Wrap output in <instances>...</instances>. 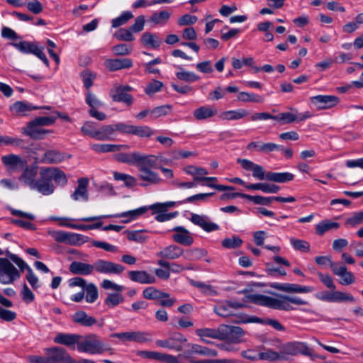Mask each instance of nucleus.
I'll return each mask as SVG.
<instances>
[{
  "instance_id": "nucleus-1",
  "label": "nucleus",
  "mask_w": 363,
  "mask_h": 363,
  "mask_svg": "<svg viewBox=\"0 0 363 363\" xmlns=\"http://www.w3.org/2000/svg\"><path fill=\"white\" fill-rule=\"evenodd\" d=\"M19 181L28 186L31 190H35L44 196L53 194L55 186L53 181L58 185L65 186L67 184L65 173L57 167H44L40 171V177L35 179L38 174L36 165L28 164L22 169Z\"/></svg>"
},
{
  "instance_id": "nucleus-2",
  "label": "nucleus",
  "mask_w": 363,
  "mask_h": 363,
  "mask_svg": "<svg viewBox=\"0 0 363 363\" xmlns=\"http://www.w3.org/2000/svg\"><path fill=\"white\" fill-rule=\"evenodd\" d=\"M125 269L122 264L101 259H97L92 264L74 261L69 267L72 274L84 276L90 275L94 272L104 274H120Z\"/></svg>"
},
{
  "instance_id": "nucleus-3",
  "label": "nucleus",
  "mask_w": 363,
  "mask_h": 363,
  "mask_svg": "<svg viewBox=\"0 0 363 363\" xmlns=\"http://www.w3.org/2000/svg\"><path fill=\"white\" fill-rule=\"evenodd\" d=\"M247 298L253 303L273 309L283 310L286 311L294 310V308L291 305V303L298 306L308 304V301L301 298L300 297L286 295H278L277 298H274L262 294H250L247 296Z\"/></svg>"
},
{
  "instance_id": "nucleus-4",
  "label": "nucleus",
  "mask_w": 363,
  "mask_h": 363,
  "mask_svg": "<svg viewBox=\"0 0 363 363\" xmlns=\"http://www.w3.org/2000/svg\"><path fill=\"white\" fill-rule=\"evenodd\" d=\"M48 233L56 242L72 246L81 245L87 241L86 237L75 233L62 230H49Z\"/></svg>"
},
{
  "instance_id": "nucleus-5",
  "label": "nucleus",
  "mask_w": 363,
  "mask_h": 363,
  "mask_svg": "<svg viewBox=\"0 0 363 363\" xmlns=\"http://www.w3.org/2000/svg\"><path fill=\"white\" fill-rule=\"evenodd\" d=\"M21 277V273L6 258L0 257V283L11 284Z\"/></svg>"
},
{
  "instance_id": "nucleus-6",
  "label": "nucleus",
  "mask_w": 363,
  "mask_h": 363,
  "mask_svg": "<svg viewBox=\"0 0 363 363\" xmlns=\"http://www.w3.org/2000/svg\"><path fill=\"white\" fill-rule=\"evenodd\" d=\"M77 350L91 354H101L104 351L103 342L94 334L86 336L82 341L79 340Z\"/></svg>"
},
{
  "instance_id": "nucleus-7",
  "label": "nucleus",
  "mask_w": 363,
  "mask_h": 363,
  "mask_svg": "<svg viewBox=\"0 0 363 363\" xmlns=\"http://www.w3.org/2000/svg\"><path fill=\"white\" fill-rule=\"evenodd\" d=\"M11 45L24 54H33L41 60L48 67L49 61L43 52L44 48L39 47L35 42L21 41L19 43H11Z\"/></svg>"
},
{
  "instance_id": "nucleus-8",
  "label": "nucleus",
  "mask_w": 363,
  "mask_h": 363,
  "mask_svg": "<svg viewBox=\"0 0 363 363\" xmlns=\"http://www.w3.org/2000/svg\"><path fill=\"white\" fill-rule=\"evenodd\" d=\"M112 337L118 339L121 342H134L137 343H144L150 342L152 339V335L145 331H126L123 333H113Z\"/></svg>"
},
{
  "instance_id": "nucleus-9",
  "label": "nucleus",
  "mask_w": 363,
  "mask_h": 363,
  "mask_svg": "<svg viewBox=\"0 0 363 363\" xmlns=\"http://www.w3.org/2000/svg\"><path fill=\"white\" fill-rule=\"evenodd\" d=\"M48 363H76L65 349L52 347L44 349Z\"/></svg>"
},
{
  "instance_id": "nucleus-10",
  "label": "nucleus",
  "mask_w": 363,
  "mask_h": 363,
  "mask_svg": "<svg viewBox=\"0 0 363 363\" xmlns=\"http://www.w3.org/2000/svg\"><path fill=\"white\" fill-rule=\"evenodd\" d=\"M280 352L283 356V360L287 359V356H295L299 354L311 356V350L306 344L299 342H288L280 348Z\"/></svg>"
},
{
  "instance_id": "nucleus-11",
  "label": "nucleus",
  "mask_w": 363,
  "mask_h": 363,
  "mask_svg": "<svg viewBox=\"0 0 363 363\" xmlns=\"http://www.w3.org/2000/svg\"><path fill=\"white\" fill-rule=\"evenodd\" d=\"M244 335L245 331L240 327L221 325V340L238 344L242 342Z\"/></svg>"
},
{
  "instance_id": "nucleus-12",
  "label": "nucleus",
  "mask_w": 363,
  "mask_h": 363,
  "mask_svg": "<svg viewBox=\"0 0 363 363\" xmlns=\"http://www.w3.org/2000/svg\"><path fill=\"white\" fill-rule=\"evenodd\" d=\"M1 162L5 166L6 170L10 172H16L22 170L28 164L26 159L15 154L4 155L1 157Z\"/></svg>"
},
{
  "instance_id": "nucleus-13",
  "label": "nucleus",
  "mask_w": 363,
  "mask_h": 363,
  "mask_svg": "<svg viewBox=\"0 0 363 363\" xmlns=\"http://www.w3.org/2000/svg\"><path fill=\"white\" fill-rule=\"evenodd\" d=\"M186 342V337L181 333H174L166 340H158L155 342L157 346L164 348L181 351L183 344Z\"/></svg>"
},
{
  "instance_id": "nucleus-14",
  "label": "nucleus",
  "mask_w": 363,
  "mask_h": 363,
  "mask_svg": "<svg viewBox=\"0 0 363 363\" xmlns=\"http://www.w3.org/2000/svg\"><path fill=\"white\" fill-rule=\"evenodd\" d=\"M133 90V88L129 85L116 86L111 90L110 96L113 101L123 102L128 106L133 104V96L128 92Z\"/></svg>"
},
{
  "instance_id": "nucleus-15",
  "label": "nucleus",
  "mask_w": 363,
  "mask_h": 363,
  "mask_svg": "<svg viewBox=\"0 0 363 363\" xmlns=\"http://www.w3.org/2000/svg\"><path fill=\"white\" fill-rule=\"evenodd\" d=\"M237 162L240 164L244 169L252 172V176L255 179L267 180V172L265 171L262 166L255 164L247 159L238 158Z\"/></svg>"
},
{
  "instance_id": "nucleus-16",
  "label": "nucleus",
  "mask_w": 363,
  "mask_h": 363,
  "mask_svg": "<svg viewBox=\"0 0 363 363\" xmlns=\"http://www.w3.org/2000/svg\"><path fill=\"white\" fill-rule=\"evenodd\" d=\"M310 101L318 109L322 110L334 107L339 103L340 99L333 95H317L311 97Z\"/></svg>"
},
{
  "instance_id": "nucleus-17",
  "label": "nucleus",
  "mask_w": 363,
  "mask_h": 363,
  "mask_svg": "<svg viewBox=\"0 0 363 363\" xmlns=\"http://www.w3.org/2000/svg\"><path fill=\"white\" fill-rule=\"evenodd\" d=\"M331 270L335 275L341 278L340 284L342 285H350L354 282V274L348 272L345 265H339L337 263L331 262Z\"/></svg>"
},
{
  "instance_id": "nucleus-18",
  "label": "nucleus",
  "mask_w": 363,
  "mask_h": 363,
  "mask_svg": "<svg viewBox=\"0 0 363 363\" xmlns=\"http://www.w3.org/2000/svg\"><path fill=\"white\" fill-rule=\"evenodd\" d=\"M172 230L174 232L172 235L174 242L184 246H190L193 244L194 238L191 233L184 227L176 226Z\"/></svg>"
},
{
  "instance_id": "nucleus-19",
  "label": "nucleus",
  "mask_w": 363,
  "mask_h": 363,
  "mask_svg": "<svg viewBox=\"0 0 363 363\" xmlns=\"http://www.w3.org/2000/svg\"><path fill=\"white\" fill-rule=\"evenodd\" d=\"M271 287L287 293L306 294L313 291V288L311 286L290 283H274L271 285Z\"/></svg>"
},
{
  "instance_id": "nucleus-20",
  "label": "nucleus",
  "mask_w": 363,
  "mask_h": 363,
  "mask_svg": "<svg viewBox=\"0 0 363 363\" xmlns=\"http://www.w3.org/2000/svg\"><path fill=\"white\" fill-rule=\"evenodd\" d=\"M104 65L111 72H115L123 69H129L133 67V60L130 58H111L104 61Z\"/></svg>"
},
{
  "instance_id": "nucleus-21",
  "label": "nucleus",
  "mask_w": 363,
  "mask_h": 363,
  "mask_svg": "<svg viewBox=\"0 0 363 363\" xmlns=\"http://www.w3.org/2000/svg\"><path fill=\"white\" fill-rule=\"evenodd\" d=\"M189 220L194 225L199 226L203 230L208 233L216 231L219 229L218 225L210 222L208 218L204 215L191 213V216Z\"/></svg>"
},
{
  "instance_id": "nucleus-22",
  "label": "nucleus",
  "mask_w": 363,
  "mask_h": 363,
  "mask_svg": "<svg viewBox=\"0 0 363 363\" xmlns=\"http://www.w3.org/2000/svg\"><path fill=\"white\" fill-rule=\"evenodd\" d=\"M82 335L74 333H57L53 339L55 343L63 345L68 347L74 348L75 345H78Z\"/></svg>"
},
{
  "instance_id": "nucleus-23",
  "label": "nucleus",
  "mask_w": 363,
  "mask_h": 363,
  "mask_svg": "<svg viewBox=\"0 0 363 363\" xmlns=\"http://www.w3.org/2000/svg\"><path fill=\"white\" fill-rule=\"evenodd\" d=\"M128 276L132 281L141 284H151L156 282L155 276L144 270L129 271Z\"/></svg>"
},
{
  "instance_id": "nucleus-24",
  "label": "nucleus",
  "mask_w": 363,
  "mask_h": 363,
  "mask_svg": "<svg viewBox=\"0 0 363 363\" xmlns=\"http://www.w3.org/2000/svg\"><path fill=\"white\" fill-rule=\"evenodd\" d=\"M138 171L140 179L147 182L146 184H141L143 186H146L148 184H158L162 181L159 174L151 170V169L139 167Z\"/></svg>"
},
{
  "instance_id": "nucleus-25",
  "label": "nucleus",
  "mask_w": 363,
  "mask_h": 363,
  "mask_svg": "<svg viewBox=\"0 0 363 363\" xmlns=\"http://www.w3.org/2000/svg\"><path fill=\"white\" fill-rule=\"evenodd\" d=\"M51 132L40 128V126L33 121L28 123L26 127L23 128V133L34 140H41L44 138V135Z\"/></svg>"
},
{
  "instance_id": "nucleus-26",
  "label": "nucleus",
  "mask_w": 363,
  "mask_h": 363,
  "mask_svg": "<svg viewBox=\"0 0 363 363\" xmlns=\"http://www.w3.org/2000/svg\"><path fill=\"white\" fill-rule=\"evenodd\" d=\"M218 114V109L213 106H201L196 108L193 115L197 121H204Z\"/></svg>"
},
{
  "instance_id": "nucleus-27",
  "label": "nucleus",
  "mask_w": 363,
  "mask_h": 363,
  "mask_svg": "<svg viewBox=\"0 0 363 363\" xmlns=\"http://www.w3.org/2000/svg\"><path fill=\"white\" fill-rule=\"evenodd\" d=\"M78 185L72 194L71 197L74 201H78L80 199L85 201L89 199V194L87 191V186L89 180L86 178H80L77 181Z\"/></svg>"
},
{
  "instance_id": "nucleus-28",
  "label": "nucleus",
  "mask_w": 363,
  "mask_h": 363,
  "mask_svg": "<svg viewBox=\"0 0 363 363\" xmlns=\"http://www.w3.org/2000/svg\"><path fill=\"white\" fill-rule=\"evenodd\" d=\"M65 159V153L56 150H48L43 155L41 162L45 164H57L62 162Z\"/></svg>"
},
{
  "instance_id": "nucleus-29",
  "label": "nucleus",
  "mask_w": 363,
  "mask_h": 363,
  "mask_svg": "<svg viewBox=\"0 0 363 363\" xmlns=\"http://www.w3.org/2000/svg\"><path fill=\"white\" fill-rule=\"evenodd\" d=\"M183 252L184 250L181 247L171 245L157 252V256L160 257L162 259H176L180 257Z\"/></svg>"
},
{
  "instance_id": "nucleus-30",
  "label": "nucleus",
  "mask_w": 363,
  "mask_h": 363,
  "mask_svg": "<svg viewBox=\"0 0 363 363\" xmlns=\"http://www.w3.org/2000/svg\"><path fill=\"white\" fill-rule=\"evenodd\" d=\"M74 323L84 327H90L96 323V319L92 316H89L86 312L79 311L74 313L72 317Z\"/></svg>"
},
{
  "instance_id": "nucleus-31",
  "label": "nucleus",
  "mask_w": 363,
  "mask_h": 363,
  "mask_svg": "<svg viewBox=\"0 0 363 363\" xmlns=\"http://www.w3.org/2000/svg\"><path fill=\"white\" fill-rule=\"evenodd\" d=\"M140 153V152H133L129 153L121 152L115 155L114 157L118 162L137 166L138 167Z\"/></svg>"
},
{
  "instance_id": "nucleus-32",
  "label": "nucleus",
  "mask_w": 363,
  "mask_h": 363,
  "mask_svg": "<svg viewBox=\"0 0 363 363\" xmlns=\"http://www.w3.org/2000/svg\"><path fill=\"white\" fill-rule=\"evenodd\" d=\"M250 115V112L244 108L230 110L222 112L219 118L226 121H237L244 118Z\"/></svg>"
},
{
  "instance_id": "nucleus-33",
  "label": "nucleus",
  "mask_w": 363,
  "mask_h": 363,
  "mask_svg": "<svg viewBox=\"0 0 363 363\" xmlns=\"http://www.w3.org/2000/svg\"><path fill=\"white\" fill-rule=\"evenodd\" d=\"M91 149L98 153L116 152L122 149L128 148L126 145H113V144H91Z\"/></svg>"
},
{
  "instance_id": "nucleus-34",
  "label": "nucleus",
  "mask_w": 363,
  "mask_h": 363,
  "mask_svg": "<svg viewBox=\"0 0 363 363\" xmlns=\"http://www.w3.org/2000/svg\"><path fill=\"white\" fill-rule=\"evenodd\" d=\"M139 354L144 358L160 360L168 363H173L176 361L175 357L171 354H162L158 352L140 351Z\"/></svg>"
},
{
  "instance_id": "nucleus-35",
  "label": "nucleus",
  "mask_w": 363,
  "mask_h": 363,
  "mask_svg": "<svg viewBox=\"0 0 363 363\" xmlns=\"http://www.w3.org/2000/svg\"><path fill=\"white\" fill-rule=\"evenodd\" d=\"M294 175L290 172H267V181L277 182V183H286L292 181Z\"/></svg>"
},
{
  "instance_id": "nucleus-36",
  "label": "nucleus",
  "mask_w": 363,
  "mask_h": 363,
  "mask_svg": "<svg viewBox=\"0 0 363 363\" xmlns=\"http://www.w3.org/2000/svg\"><path fill=\"white\" fill-rule=\"evenodd\" d=\"M248 190H260L264 193L268 194H276L277 193L280 187L276 184L269 183H255L250 184L247 186Z\"/></svg>"
},
{
  "instance_id": "nucleus-37",
  "label": "nucleus",
  "mask_w": 363,
  "mask_h": 363,
  "mask_svg": "<svg viewBox=\"0 0 363 363\" xmlns=\"http://www.w3.org/2000/svg\"><path fill=\"white\" fill-rule=\"evenodd\" d=\"M141 43L144 46L150 47L152 48H158L162 40L156 34L150 32H145L141 37Z\"/></svg>"
},
{
  "instance_id": "nucleus-38",
  "label": "nucleus",
  "mask_w": 363,
  "mask_h": 363,
  "mask_svg": "<svg viewBox=\"0 0 363 363\" xmlns=\"http://www.w3.org/2000/svg\"><path fill=\"white\" fill-rule=\"evenodd\" d=\"M196 333L200 337H211L221 340V325L217 328H200L196 330Z\"/></svg>"
},
{
  "instance_id": "nucleus-39",
  "label": "nucleus",
  "mask_w": 363,
  "mask_h": 363,
  "mask_svg": "<svg viewBox=\"0 0 363 363\" xmlns=\"http://www.w3.org/2000/svg\"><path fill=\"white\" fill-rule=\"evenodd\" d=\"M147 210V207H140L137 209L123 212L120 214L116 215V216L118 218H125L123 222L128 223L131 220H133L138 218L139 216L145 213Z\"/></svg>"
},
{
  "instance_id": "nucleus-40",
  "label": "nucleus",
  "mask_w": 363,
  "mask_h": 363,
  "mask_svg": "<svg viewBox=\"0 0 363 363\" xmlns=\"http://www.w3.org/2000/svg\"><path fill=\"white\" fill-rule=\"evenodd\" d=\"M160 165L157 164V157L154 155H143L140 153V159L138 163L139 167H145L146 168H157L158 169Z\"/></svg>"
},
{
  "instance_id": "nucleus-41",
  "label": "nucleus",
  "mask_w": 363,
  "mask_h": 363,
  "mask_svg": "<svg viewBox=\"0 0 363 363\" xmlns=\"http://www.w3.org/2000/svg\"><path fill=\"white\" fill-rule=\"evenodd\" d=\"M38 108V106H32L26 101H16L10 108L11 111L19 115H25L27 112Z\"/></svg>"
},
{
  "instance_id": "nucleus-42",
  "label": "nucleus",
  "mask_w": 363,
  "mask_h": 363,
  "mask_svg": "<svg viewBox=\"0 0 363 363\" xmlns=\"http://www.w3.org/2000/svg\"><path fill=\"white\" fill-rule=\"evenodd\" d=\"M143 296L146 299L157 300L162 298V297H169V294L161 291L160 290H158L155 287L150 286L143 290Z\"/></svg>"
},
{
  "instance_id": "nucleus-43",
  "label": "nucleus",
  "mask_w": 363,
  "mask_h": 363,
  "mask_svg": "<svg viewBox=\"0 0 363 363\" xmlns=\"http://www.w3.org/2000/svg\"><path fill=\"white\" fill-rule=\"evenodd\" d=\"M339 227V223L333 222L329 220H325L316 225L315 232L318 235H323L325 232L331 229H337Z\"/></svg>"
},
{
  "instance_id": "nucleus-44",
  "label": "nucleus",
  "mask_w": 363,
  "mask_h": 363,
  "mask_svg": "<svg viewBox=\"0 0 363 363\" xmlns=\"http://www.w3.org/2000/svg\"><path fill=\"white\" fill-rule=\"evenodd\" d=\"M178 69L179 71L176 73V76L181 81L191 83L200 79V77L194 72L186 71L180 66L178 67Z\"/></svg>"
},
{
  "instance_id": "nucleus-45",
  "label": "nucleus",
  "mask_w": 363,
  "mask_h": 363,
  "mask_svg": "<svg viewBox=\"0 0 363 363\" xmlns=\"http://www.w3.org/2000/svg\"><path fill=\"white\" fill-rule=\"evenodd\" d=\"M238 99L245 103L252 102L262 104L264 101V98L262 96L245 91L239 93Z\"/></svg>"
},
{
  "instance_id": "nucleus-46",
  "label": "nucleus",
  "mask_w": 363,
  "mask_h": 363,
  "mask_svg": "<svg viewBox=\"0 0 363 363\" xmlns=\"http://www.w3.org/2000/svg\"><path fill=\"white\" fill-rule=\"evenodd\" d=\"M116 131L115 125H102L98 128L96 140H106L109 139L110 136Z\"/></svg>"
},
{
  "instance_id": "nucleus-47",
  "label": "nucleus",
  "mask_w": 363,
  "mask_h": 363,
  "mask_svg": "<svg viewBox=\"0 0 363 363\" xmlns=\"http://www.w3.org/2000/svg\"><path fill=\"white\" fill-rule=\"evenodd\" d=\"M98 124L93 121H86L81 128V131L84 135H89L94 139L97 138Z\"/></svg>"
},
{
  "instance_id": "nucleus-48",
  "label": "nucleus",
  "mask_w": 363,
  "mask_h": 363,
  "mask_svg": "<svg viewBox=\"0 0 363 363\" xmlns=\"http://www.w3.org/2000/svg\"><path fill=\"white\" fill-rule=\"evenodd\" d=\"M170 17V13L167 11H161L159 13H153L150 21L155 24L164 25Z\"/></svg>"
},
{
  "instance_id": "nucleus-49",
  "label": "nucleus",
  "mask_w": 363,
  "mask_h": 363,
  "mask_svg": "<svg viewBox=\"0 0 363 363\" xmlns=\"http://www.w3.org/2000/svg\"><path fill=\"white\" fill-rule=\"evenodd\" d=\"M124 298L122 294L119 293L108 294L106 298L104 303L109 308H114L121 303H123Z\"/></svg>"
},
{
  "instance_id": "nucleus-50",
  "label": "nucleus",
  "mask_w": 363,
  "mask_h": 363,
  "mask_svg": "<svg viewBox=\"0 0 363 363\" xmlns=\"http://www.w3.org/2000/svg\"><path fill=\"white\" fill-rule=\"evenodd\" d=\"M84 290L86 292V301L88 303H94L98 298V289L96 285L93 283L86 284Z\"/></svg>"
},
{
  "instance_id": "nucleus-51",
  "label": "nucleus",
  "mask_w": 363,
  "mask_h": 363,
  "mask_svg": "<svg viewBox=\"0 0 363 363\" xmlns=\"http://www.w3.org/2000/svg\"><path fill=\"white\" fill-rule=\"evenodd\" d=\"M133 18V15L130 11H124L118 17L112 19L111 26L113 28H118L125 25L129 20Z\"/></svg>"
},
{
  "instance_id": "nucleus-52",
  "label": "nucleus",
  "mask_w": 363,
  "mask_h": 363,
  "mask_svg": "<svg viewBox=\"0 0 363 363\" xmlns=\"http://www.w3.org/2000/svg\"><path fill=\"white\" fill-rule=\"evenodd\" d=\"M191 350L196 354H201L206 357H213L218 355V352L216 350L199 345H194L191 347Z\"/></svg>"
},
{
  "instance_id": "nucleus-53",
  "label": "nucleus",
  "mask_w": 363,
  "mask_h": 363,
  "mask_svg": "<svg viewBox=\"0 0 363 363\" xmlns=\"http://www.w3.org/2000/svg\"><path fill=\"white\" fill-rule=\"evenodd\" d=\"M290 243L296 250L303 252H308L310 250V244L306 240L291 238L290 239Z\"/></svg>"
},
{
  "instance_id": "nucleus-54",
  "label": "nucleus",
  "mask_w": 363,
  "mask_h": 363,
  "mask_svg": "<svg viewBox=\"0 0 363 363\" xmlns=\"http://www.w3.org/2000/svg\"><path fill=\"white\" fill-rule=\"evenodd\" d=\"M113 177L117 181H123L128 187H133L136 185V179L129 174L120 172H114Z\"/></svg>"
},
{
  "instance_id": "nucleus-55",
  "label": "nucleus",
  "mask_w": 363,
  "mask_h": 363,
  "mask_svg": "<svg viewBox=\"0 0 363 363\" xmlns=\"http://www.w3.org/2000/svg\"><path fill=\"white\" fill-rule=\"evenodd\" d=\"M258 359H264V360H283V356L279 352H274L271 350H268L265 352L258 353Z\"/></svg>"
},
{
  "instance_id": "nucleus-56",
  "label": "nucleus",
  "mask_w": 363,
  "mask_h": 363,
  "mask_svg": "<svg viewBox=\"0 0 363 363\" xmlns=\"http://www.w3.org/2000/svg\"><path fill=\"white\" fill-rule=\"evenodd\" d=\"M155 130L147 125H135L133 134L141 138H150L155 134Z\"/></svg>"
},
{
  "instance_id": "nucleus-57",
  "label": "nucleus",
  "mask_w": 363,
  "mask_h": 363,
  "mask_svg": "<svg viewBox=\"0 0 363 363\" xmlns=\"http://www.w3.org/2000/svg\"><path fill=\"white\" fill-rule=\"evenodd\" d=\"M251 322H255V323H262L266 325H269L272 326L274 329L279 330V331H284L285 330L284 327L277 320L275 319H264L261 320L260 318L257 317H253L250 319Z\"/></svg>"
},
{
  "instance_id": "nucleus-58",
  "label": "nucleus",
  "mask_w": 363,
  "mask_h": 363,
  "mask_svg": "<svg viewBox=\"0 0 363 363\" xmlns=\"http://www.w3.org/2000/svg\"><path fill=\"white\" fill-rule=\"evenodd\" d=\"M294 113L284 112L275 116V121H283L284 123H290L296 121L297 110L291 108Z\"/></svg>"
},
{
  "instance_id": "nucleus-59",
  "label": "nucleus",
  "mask_w": 363,
  "mask_h": 363,
  "mask_svg": "<svg viewBox=\"0 0 363 363\" xmlns=\"http://www.w3.org/2000/svg\"><path fill=\"white\" fill-rule=\"evenodd\" d=\"M355 299L350 294L341 291H333V302H354Z\"/></svg>"
},
{
  "instance_id": "nucleus-60",
  "label": "nucleus",
  "mask_w": 363,
  "mask_h": 363,
  "mask_svg": "<svg viewBox=\"0 0 363 363\" xmlns=\"http://www.w3.org/2000/svg\"><path fill=\"white\" fill-rule=\"evenodd\" d=\"M245 199L253 202L255 204L268 206L273 201V196L264 197L262 196H251L246 194Z\"/></svg>"
},
{
  "instance_id": "nucleus-61",
  "label": "nucleus",
  "mask_w": 363,
  "mask_h": 363,
  "mask_svg": "<svg viewBox=\"0 0 363 363\" xmlns=\"http://www.w3.org/2000/svg\"><path fill=\"white\" fill-rule=\"evenodd\" d=\"M132 32L130 28L128 29L121 28L115 33V37L119 40L131 42L135 40Z\"/></svg>"
},
{
  "instance_id": "nucleus-62",
  "label": "nucleus",
  "mask_w": 363,
  "mask_h": 363,
  "mask_svg": "<svg viewBox=\"0 0 363 363\" xmlns=\"http://www.w3.org/2000/svg\"><path fill=\"white\" fill-rule=\"evenodd\" d=\"M362 223H363V211L355 212L345 220V225L350 227H355Z\"/></svg>"
},
{
  "instance_id": "nucleus-63",
  "label": "nucleus",
  "mask_w": 363,
  "mask_h": 363,
  "mask_svg": "<svg viewBox=\"0 0 363 363\" xmlns=\"http://www.w3.org/2000/svg\"><path fill=\"white\" fill-rule=\"evenodd\" d=\"M242 243V240L240 238L233 236L223 240L222 246L227 249H235L240 247Z\"/></svg>"
},
{
  "instance_id": "nucleus-64",
  "label": "nucleus",
  "mask_w": 363,
  "mask_h": 363,
  "mask_svg": "<svg viewBox=\"0 0 363 363\" xmlns=\"http://www.w3.org/2000/svg\"><path fill=\"white\" fill-rule=\"evenodd\" d=\"M111 50L116 55L125 56L130 54L132 48L126 44L121 43L113 46Z\"/></svg>"
}]
</instances>
